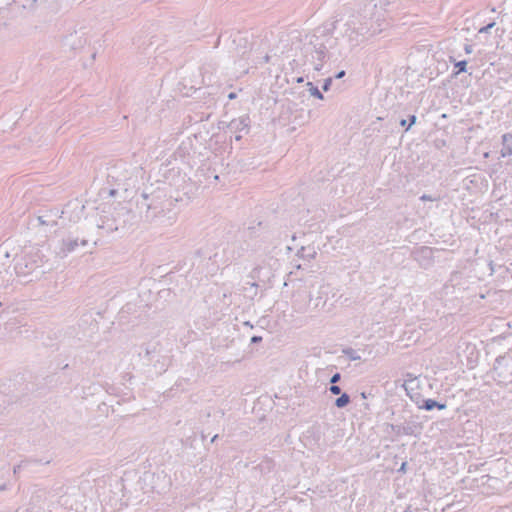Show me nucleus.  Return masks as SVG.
I'll list each match as a JSON object with an SVG mask.
<instances>
[{
  "mask_svg": "<svg viewBox=\"0 0 512 512\" xmlns=\"http://www.w3.org/2000/svg\"><path fill=\"white\" fill-rule=\"evenodd\" d=\"M151 354V351L149 349H146V353H145V356H149Z\"/></svg>",
  "mask_w": 512,
  "mask_h": 512,
  "instance_id": "79ce46f5",
  "label": "nucleus"
},
{
  "mask_svg": "<svg viewBox=\"0 0 512 512\" xmlns=\"http://www.w3.org/2000/svg\"><path fill=\"white\" fill-rule=\"evenodd\" d=\"M27 464L26 461H22L20 464L16 465L13 469L14 474H17L20 472V470Z\"/></svg>",
  "mask_w": 512,
  "mask_h": 512,
  "instance_id": "bb28decb",
  "label": "nucleus"
},
{
  "mask_svg": "<svg viewBox=\"0 0 512 512\" xmlns=\"http://www.w3.org/2000/svg\"><path fill=\"white\" fill-rule=\"evenodd\" d=\"M37 220L40 225H56L57 224V222L55 220L48 219L47 215L38 216Z\"/></svg>",
  "mask_w": 512,
  "mask_h": 512,
  "instance_id": "412c9836",
  "label": "nucleus"
},
{
  "mask_svg": "<svg viewBox=\"0 0 512 512\" xmlns=\"http://www.w3.org/2000/svg\"><path fill=\"white\" fill-rule=\"evenodd\" d=\"M360 395H361V398H362V399H367V397H368V396H367V394H366V392H361V394H360Z\"/></svg>",
  "mask_w": 512,
  "mask_h": 512,
  "instance_id": "e433bc0d",
  "label": "nucleus"
},
{
  "mask_svg": "<svg viewBox=\"0 0 512 512\" xmlns=\"http://www.w3.org/2000/svg\"><path fill=\"white\" fill-rule=\"evenodd\" d=\"M262 341V337L261 336H258V335H254L251 337V340L250 342L252 344H257V343H260Z\"/></svg>",
  "mask_w": 512,
  "mask_h": 512,
  "instance_id": "c85d7f7f",
  "label": "nucleus"
},
{
  "mask_svg": "<svg viewBox=\"0 0 512 512\" xmlns=\"http://www.w3.org/2000/svg\"><path fill=\"white\" fill-rule=\"evenodd\" d=\"M170 201L162 189L153 190L152 187H146L142 194L141 199L137 200V208L140 210L142 218L146 222H155L159 225H171L175 221V215L171 213L168 208Z\"/></svg>",
  "mask_w": 512,
  "mask_h": 512,
  "instance_id": "f257e3e1",
  "label": "nucleus"
},
{
  "mask_svg": "<svg viewBox=\"0 0 512 512\" xmlns=\"http://www.w3.org/2000/svg\"><path fill=\"white\" fill-rule=\"evenodd\" d=\"M489 266H490L491 272L493 273L494 272V267H493V262L492 261L489 263Z\"/></svg>",
  "mask_w": 512,
  "mask_h": 512,
  "instance_id": "4c0bfd02",
  "label": "nucleus"
},
{
  "mask_svg": "<svg viewBox=\"0 0 512 512\" xmlns=\"http://www.w3.org/2000/svg\"><path fill=\"white\" fill-rule=\"evenodd\" d=\"M98 227L106 229L109 232H112V231H115L118 229V227L113 222L109 223V219L107 221L102 220V223L98 224Z\"/></svg>",
  "mask_w": 512,
  "mask_h": 512,
  "instance_id": "aec40b11",
  "label": "nucleus"
},
{
  "mask_svg": "<svg viewBox=\"0 0 512 512\" xmlns=\"http://www.w3.org/2000/svg\"><path fill=\"white\" fill-rule=\"evenodd\" d=\"M332 81H333L332 77H328L324 80L323 85H322L323 91L327 92L330 89Z\"/></svg>",
  "mask_w": 512,
  "mask_h": 512,
  "instance_id": "b1692460",
  "label": "nucleus"
},
{
  "mask_svg": "<svg viewBox=\"0 0 512 512\" xmlns=\"http://www.w3.org/2000/svg\"><path fill=\"white\" fill-rule=\"evenodd\" d=\"M340 380H341V374L337 372V373L333 374L332 377L330 378V384H336Z\"/></svg>",
  "mask_w": 512,
  "mask_h": 512,
  "instance_id": "a878e982",
  "label": "nucleus"
},
{
  "mask_svg": "<svg viewBox=\"0 0 512 512\" xmlns=\"http://www.w3.org/2000/svg\"><path fill=\"white\" fill-rule=\"evenodd\" d=\"M245 325L252 327V325L249 322H245Z\"/></svg>",
  "mask_w": 512,
  "mask_h": 512,
  "instance_id": "de8ad7c7",
  "label": "nucleus"
},
{
  "mask_svg": "<svg viewBox=\"0 0 512 512\" xmlns=\"http://www.w3.org/2000/svg\"><path fill=\"white\" fill-rule=\"evenodd\" d=\"M315 255H316V251L313 247H304V246H302L296 253L297 257L307 260V261H310V259L314 258Z\"/></svg>",
  "mask_w": 512,
  "mask_h": 512,
  "instance_id": "f8f14e48",
  "label": "nucleus"
},
{
  "mask_svg": "<svg viewBox=\"0 0 512 512\" xmlns=\"http://www.w3.org/2000/svg\"><path fill=\"white\" fill-rule=\"evenodd\" d=\"M269 60H270V57H269L268 55H266V56L264 57V61H265L266 63H268V62H269Z\"/></svg>",
  "mask_w": 512,
  "mask_h": 512,
  "instance_id": "ea45409f",
  "label": "nucleus"
},
{
  "mask_svg": "<svg viewBox=\"0 0 512 512\" xmlns=\"http://www.w3.org/2000/svg\"><path fill=\"white\" fill-rule=\"evenodd\" d=\"M169 364L170 358L168 356H161V358L154 363V367L157 369L159 374H162L167 370Z\"/></svg>",
  "mask_w": 512,
  "mask_h": 512,
  "instance_id": "ddd939ff",
  "label": "nucleus"
},
{
  "mask_svg": "<svg viewBox=\"0 0 512 512\" xmlns=\"http://www.w3.org/2000/svg\"><path fill=\"white\" fill-rule=\"evenodd\" d=\"M274 467L275 463L273 459L265 457L258 465L252 468V472L255 474V478L258 474L260 477H265L274 470Z\"/></svg>",
  "mask_w": 512,
  "mask_h": 512,
  "instance_id": "6e6552de",
  "label": "nucleus"
},
{
  "mask_svg": "<svg viewBox=\"0 0 512 512\" xmlns=\"http://www.w3.org/2000/svg\"><path fill=\"white\" fill-rule=\"evenodd\" d=\"M68 367H69V365H68V364H66V365H64V366H63V368H62V369H68Z\"/></svg>",
  "mask_w": 512,
  "mask_h": 512,
  "instance_id": "37998d69",
  "label": "nucleus"
},
{
  "mask_svg": "<svg viewBox=\"0 0 512 512\" xmlns=\"http://www.w3.org/2000/svg\"><path fill=\"white\" fill-rule=\"evenodd\" d=\"M454 67L457 69L456 72H454V75H458L462 72H466L467 70V61L466 60H461V61H455L454 62Z\"/></svg>",
  "mask_w": 512,
  "mask_h": 512,
  "instance_id": "f3484780",
  "label": "nucleus"
},
{
  "mask_svg": "<svg viewBox=\"0 0 512 512\" xmlns=\"http://www.w3.org/2000/svg\"><path fill=\"white\" fill-rule=\"evenodd\" d=\"M236 97H237V95H236V93H235V92H231V93H229V94H228V98H229L230 100L235 99Z\"/></svg>",
  "mask_w": 512,
  "mask_h": 512,
  "instance_id": "72a5a7b5",
  "label": "nucleus"
},
{
  "mask_svg": "<svg viewBox=\"0 0 512 512\" xmlns=\"http://www.w3.org/2000/svg\"><path fill=\"white\" fill-rule=\"evenodd\" d=\"M408 126L406 127L405 131H408L412 125H414L417 121V117L416 115L412 114V115H409V118H408Z\"/></svg>",
  "mask_w": 512,
  "mask_h": 512,
  "instance_id": "393cba45",
  "label": "nucleus"
},
{
  "mask_svg": "<svg viewBox=\"0 0 512 512\" xmlns=\"http://www.w3.org/2000/svg\"><path fill=\"white\" fill-rule=\"evenodd\" d=\"M400 126H401V127H405V128H406V127L408 126V125H407V120H406V119H401V120H400Z\"/></svg>",
  "mask_w": 512,
  "mask_h": 512,
  "instance_id": "473e14b6",
  "label": "nucleus"
},
{
  "mask_svg": "<svg viewBox=\"0 0 512 512\" xmlns=\"http://www.w3.org/2000/svg\"><path fill=\"white\" fill-rule=\"evenodd\" d=\"M307 86L309 87L308 90H309L311 96H313V97H315V98H317L319 100H324V95L318 89L317 86H314L312 82H308Z\"/></svg>",
  "mask_w": 512,
  "mask_h": 512,
  "instance_id": "2eb2a0df",
  "label": "nucleus"
},
{
  "mask_svg": "<svg viewBox=\"0 0 512 512\" xmlns=\"http://www.w3.org/2000/svg\"><path fill=\"white\" fill-rule=\"evenodd\" d=\"M293 266H294L296 269H301V268H302V265H301V264H299V263H296V262H295V263L293 262Z\"/></svg>",
  "mask_w": 512,
  "mask_h": 512,
  "instance_id": "c9c22d12",
  "label": "nucleus"
},
{
  "mask_svg": "<svg viewBox=\"0 0 512 512\" xmlns=\"http://www.w3.org/2000/svg\"><path fill=\"white\" fill-rule=\"evenodd\" d=\"M15 401V398L12 396H9L8 394H0V406H3L4 408L6 405H10Z\"/></svg>",
  "mask_w": 512,
  "mask_h": 512,
  "instance_id": "6ab92c4d",
  "label": "nucleus"
},
{
  "mask_svg": "<svg viewBox=\"0 0 512 512\" xmlns=\"http://www.w3.org/2000/svg\"><path fill=\"white\" fill-rule=\"evenodd\" d=\"M230 132L237 133L241 131L249 132L250 129V118L248 115H244L238 119H233L227 125Z\"/></svg>",
  "mask_w": 512,
  "mask_h": 512,
  "instance_id": "0eeeda50",
  "label": "nucleus"
},
{
  "mask_svg": "<svg viewBox=\"0 0 512 512\" xmlns=\"http://www.w3.org/2000/svg\"><path fill=\"white\" fill-rule=\"evenodd\" d=\"M340 396L335 400L334 405L337 408H344L351 402L350 396L347 393H341Z\"/></svg>",
  "mask_w": 512,
  "mask_h": 512,
  "instance_id": "4468645a",
  "label": "nucleus"
},
{
  "mask_svg": "<svg viewBox=\"0 0 512 512\" xmlns=\"http://www.w3.org/2000/svg\"><path fill=\"white\" fill-rule=\"evenodd\" d=\"M333 28L318 27L313 34L307 36L309 39L304 47L311 50L312 59L314 60V69L320 71L328 56V50L336 44L333 37Z\"/></svg>",
  "mask_w": 512,
  "mask_h": 512,
  "instance_id": "f03ea898",
  "label": "nucleus"
},
{
  "mask_svg": "<svg viewBox=\"0 0 512 512\" xmlns=\"http://www.w3.org/2000/svg\"><path fill=\"white\" fill-rule=\"evenodd\" d=\"M388 426L390 427L391 431L395 433L396 436H418L422 430V425L415 421H409L406 423V425L389 424Z\"/></svg>",
  "mask_w": 512,
  "mask_h": 512,
  "instance_id": "423d86ee",
  "label": "nucleus"
},
{
  "mask_svg": "<svg viewBox=\"0 0 512 512\" xmlns=\"http://www.w3.org/2000/svg\"><path fill=\"white\" fill-rule=\"evenodd\" d=\"M241 139H242V136H241V135H236V136H235V140H236V141H240Z\"/></svg>",
  "mask_w": 512,
  "mask_h": 512,
  "instance_id": "58836bf2",
  "label": "nucleus"
},
{
  "mask_svg": "<svg viewBox=\"0 0 512 512\" xmlns=\"http://www.w3.org/2000/svg\"><path fill=\"white\" fill-rule=\"evenodd\" d=\"M346 72L344 70H341L339 71L336 75H335V78L336 79H340V78H343L345 76Z\"/></svg>",
  "mask_w": 512,
  "mask_h": 512,
  "instance_id": "7c9ffc66",
  "label": "nucleus"
},
{
  "mask_svg": "<svg viewBox=\"0 0 512 512\" xmlns=\"http://www.w3.org/2000/svg\"><path fill=\"white\" fill-rule=\"evenodd\" d=\"M403 512H412V511L410 510V507H408V508H407L405 511H403Z\"/></svg>",
  "mask_w": 512,
  "mask_h": 512,
  "instance_id": "c03bdc74",
  "label": "nucleus"
},
{
  "mask_svg": "<svg viewBox=\"0 0 512 512\" xmlns=\"http://www.w3.org/2000/svg\"><path fill=\"white\" fill-rule=\"evenodd\" d=\"M90 242H92V245H96V240L89 237L84 226H78L61 239L58 254L64 257L70 253L79 252L80 249L89 248Z\"/></svg>",
  "mask_w": 512,
  "mask_h": 512,
  "instance_id": "7ed1b4c3",
  "label": "nucleus"
},
{
  "mask_svg": "<svg viewBox=\"0 0 512 512\" xmlns=\"http://www.w3.org/2000/svg\"><path fill=\"white\" fill-rule=\"evenodd\" d=\"M42 259L39 252L25 254L19 257L14 266L17 276H29L41 267Z\"/></svg>",
  "mask_w": 512,
  "mask_h": 512,
  "instance_id": "39448f33",
  "label": "nucleus"
},
{
  "mask_svg": "<svg viewBox=\"0 0 512 512\" xmlns=\"http://www.w3.org/2000/svg\"><path fill=\"white\" fill-rule=\"evenodd\" d=\"M464 50L467 54L472 53V45L466 44Z\"/></svg>",
  "mask_w": 512,
  "mask_h": 512,
  "instance_id": "2f4dec72",
  "label": "nucleus"
},
{
  "mask_svg": "<svg viewBox=\"0 0 512 512\" xmlns=\"http://www.w3.org/2000/svg\"><path fill=\"white\" fill-rule=\"evenodd\" d=\"M343 354L345 356H347L350 360L352 361H356V360H360L361 357L360 355L357 353L356 350H354L353 348L349 347V348H346V349H343Z\"/></svg>",
  "mask_w": 512,
  "mask_h": 512,
  "instance_id": "dca6fc26",
  "label": "nucleus"
},
{
  "mask_svg": "<svg viewBox=\"0 0 512 512\" xmlns=\"http://www.w3.org/2000/svg\"><path fill=\"white\" fill-rule=\"evenodd\" d=\"M501 155L503 157L512 155V134L507 133L502 136Z\"/></svg>",
  "mask_w": 512,
  "mask_h": 512,
  "instance_id": "9b49d317",
  "label": "nucleus"
},
{
  "mask_svg": "<svg viewBox=\"0 0 512 512\" xmlns=\"http://www.w3.org/2000/svg\"><path fill=\"white\" fill-rule=\"evenodd\" d=\"M422 255L424 258L430 259L432 256V250L430 247L422 246L417 251L414 252V255Z\"/></svg>",
  "mask_w": 512,
  "mask_h": 512,
  "instance_id": "a211bd4d",
  "label": "nucleus"
},
{
  "mask_svg": "<svg viewBox=\"0 0 512 512\" xmlns=\"http://www.w3.org/2000/svg\"><path fill=\"white\" fill-rule=\"evenodd\" d=\"M494 26H495V22H494V21H492V22L488 23L487 25H485V26L481 27V28L479 29V31H478V32H479L480 34H482V33H488V32H489V31H490Z\"/></svg>",
  "mask_w": 512,
  "mask_h": 512,
  "instance_id": "5701e85b",
  "label": "nucleus"
},
{
  "mask_svg": "<svg viewBox=\"0 0 512 512\" xmlns=\"http://www.w3.org/2000/svg\"><path fill=\"white\" fill-rule=\"evenodd\" d=\"M5 489V485L0 486V491Z\"/></svg>",
  "mask_w": 512,
  "mask_h": 512,
  "instance_id": "a18cd8bd",
  "label": "nucleus"
},
{
  "mask_svg": "<svg viewBox=\"0 0 512 512\" xmlns=\"http://www.w3.org/2000/svg\"><path fill=\"white\" fill-rule=\"evenodd\" d=\"M397 472L400 474H405L407 472V462H403Z\"/></svg>",
  "mask_w": 512,
  "mask_h": 512,
  "instance_id": "cd10ccee",
  "label": "nucleus"
},
{
  "mask_svg": "<svg viewBox=\"0 0 512 512\" xmlns=\"http://www.w3.org/2000/svg\"><path fill=\"white\" fill-rule=\"evenodd\" d=\"M75 496L76 495L74 493L65 492L59 497L58 503L65 509L78 512V508L74 507V504L76 503Z\"/></svg>",
  "mask_w": 512,
  "mask_h": 512,
  "instance_id": "1a4fd4ad",
  "label": "nucleus"
},
{
  "mask_svg": "<svg viewBox=\"0 0 512 512\" xmlns=\"http://www.w3.org/2000/svg\"><path fill=\"white\" fill-rule=\"evenodd\" d=\"M328 389H329L330 393L333 395H339L342 393V389L340 388V386H338L336 384H331Z\"/></svg>",
  "mask_w": 512,
  "mask_h": 512,
  "instance_id": "4be33fe9",
  "label": "nucleus"
},
{
  "mask_svg": "<svg viewBox=\"0 0 512 512\" xmlns=\"http://www.w3.org/2000/svg\"><path fill=\"white\" fill-rule=\"evenodd\" d=\"M420 200H422V201H435L436 198L432 197L431 195L424 194V195H422L420 197Z\"/></svg>",
  "mask_w": 512,
  "mask_h": 512,
  "instance_id": "c756f323",
  "label": "nucleus"
},
{
  "mask_svg": "<svg viewBox=\"0 0 512 512\" xmlns=\"http://www.w3.org/2000/svg\"><path fill=\"white\" fill-rule=\"evenodd\" d=\"M217 438H218V435H217V434H216V435H214V436L212 437V439H211V442L213 443Z\"/></svg>",
  "mask_w": 512,
  "mask_h": 512,
  "instance_id": "a19ab883",
  "label": "nucleus"
},
{
  "mask_svg": "<svg viewBox=\"0 0 512 512\" xmlns=\"http://www.w3.org/2000/svg\"><path fill=\"white\" fill-rule=\"evenodd\" d=\"M491 373L492 378L500 385L512 383V354L498 356Z\"/></svg>",
  "mask_w": 512,
  "mask_h": 512,
  "instance_id": "20e7f679",
  "label": "nucleus"
},
{
  "mask_svg": "<svg viewBox=\"0 0 512 512\" xmlns=\"http://www.w3.org/2000/svg\"><path fill=\"white\" fill-rule=\"evenodd\" d=\"M418 407L420 409H423L426 411H431L434 408H437L439 410H444V409H446L447 405H446V403L438 402L434 399L427 398V399H423L420 403H418Z\"/></svg>",
  "mask_w": 512,
  "mask_h": 512,
  "instance_id": "9d476101",
  "label": "nucleus"
},
{
  "mask_svg": "<svg viewBox=\"0 0 512 512\" xmlns=\"http://www.w3.org/2000/svg\"><path fill=\"white\" fill-rule=\"evenodd\" d=\"M297 81H298V82H302V81H303V78H302V77H300V78H298V80H297Z\"/></svg>",
  "mask_w": 512,
  "mask_h": 512,
  "instance_id": "49530a36",
  "label": "nucleus"
},
{
  "mask_svg": "<svg viewBox=\"0 0 512 512\" xmlns=\"http://www.w3.org/2000/svg\"><path fill=\"white\" fill-rule=\"evenodd\" d=\"M321 299H322L321 297H317V298H316V301H315V303H314V306H315V307H318V306L320 305Z\"/></svg>",
  "mask_w": 512,
  "mask_h": 512,
  "instance_id": "f704fd0d",
  "label": "nucleus"
}]
</instances>
